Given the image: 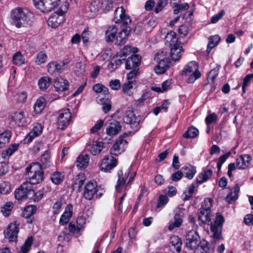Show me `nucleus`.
Wrapping results in <instances>:
<instances>
[{
  "label": "nucleus",
  "instance_id": "1",
  "mask_svg": "<svg viewBox=\"0 0 253 253\" xmlns=\"http://www.w3.org/2000/svg\"><path fill=\"white\" fill-rule=\"evenodd\" d=\"M211 211H207L206 210L200 209L198 212V219L201 222V225L206 223L211 225V231L212 233V242L215 244L218 240L222 239L221 233L224 218L221 215H217L214 223H212L211 220Z\"/></svg>",
  "mask_w": 253,
  "mask_h": 253
},
{
  "label": "nucleus",
  "instance_id": "2",
  "mask_svg": "<svg viewBox=\"0 0 253 253\" xmlns=\"http://www.w3.org/2000/svg\"><path fill=\"white\" fill-rule=\"evenodd\" d=\"M11 23L17 28L28 27L32 25L34 14L26 8L18 7L11 12Z\"/></svg>",
  "mask_w": 253,
  "mask_h": 253
},
{
  "label": "nucleus",
  "instance_id": "3",
  "mask_svg": "<svg viewBox=\"0 0 253 253\" xmlns=\"http://www.w3.org/2000/svg\"><path fill=\"white\" fill-rule=\"evenodd\" d=\"M26 174L31 184H36L41 182L43 177V172L40 163H33L26 168Z\"/></svg>",
  "mask_w": 253,
  "mask_h": 253
},
{
  "label": "nucleus",
  "instance_id": "4",
  "mask_svg": "<svg viewBox=\"0 0 253 253\" xmlns=\"http://www.w3.org/2000/svg\"><path fill=\"white\" fill-rule=\"evenodd\" d=\"M181 75L183 76L190 75L188 79V83H193L201 76V74L199 71L198 65L195 61L190 62L187 64L182 70Z\"/></svg>",
  "mask_w": 253,
  "mask_h": 253
},
{
  "label": "nucleus",
  "instance_id": "5",
  "mask_svg": "<svg viewBox=\"0 0 253 253\" xmlns=\"http://www.w3.org/2000/svg\"><path fill=\"white\" fill-rule=\"evenodd\" d=\"M123 120L125 123L129 124L131 128L136 132L140 128V124L144 121V118L140 115L136 116L133 111L128 110L126 112Z\"/></svg>",
  "mask_w": 253,
  "mask_h": 253
},
{
  "label": "nucleus",
  "instance_id": "6",
  "mask_svg": "<svg viewBox=\"0 0 253 253\" xmlns=\"http://www.w3.org/2000/svg\"><path fill=\"white\" fill-rule=\"evenodd\" d=\"M68 3H66L61 8L52 14L47 20L48 25L52 28L58 27L61 24L64 23L65 18L63 16L65 11L68 9Z\"/></svg>",
  "mask_w": 253,
  "mask_h": 253
},
{
  "label": "nucleus",
  "instance_id": "7",
  "mask_svg": "<svg viewBox=\"0 0 253 253\" xmlns=\"http://www.w3.org/2000/svg\"><path fill=\"white\" fill-rule=\"evenodd\" d=\"M57 125L58 128L64 129L71 121L72 114L69 109H63L57 113Z\"/></svg>",
  "mask_w": 253,
  "mask_h": 253
},
{
  "label": "nucleus",
  "instance_id": "8",
  "mask_svg": "<svg viewBox=\"0 0 253 253\" xmlns=\"http://www.w3.org/2000/svg\"><path fill=\"white\" fill-rule=\"evenodd\" d=\"M34 5L42 12H48L54 9L60 0H33Z\"/></svg>",
  "mask_w": 253,
  "mask_h": 253
},
{
  "label": "nucleus",
  "instance_id": "9",
  "mask_svg": "<svg viewBox=\"0 0 253 253\" xmlns=\"http://www.w3.org/2000/svg\"><path fill=\"white\" fill-rule=\"evenodd\" d=\"M102 193L97 189V183L95 182L89 181L85 186L84 197L85 199L91 200L94 197L96 199L101 197Z\"/></svg>",
  "mask_w": 253,
  "mask_h": 253
},
{
  "label": "nucleus",
  "instance_id": "10",
  "mask_svg": "<svg viewBox=\"0 0 253 253\" xmlns=\"http://www.w3.org/2000/svg\"><path fill=\"white\" fill-rule=\"evenodd\" d=\"M186 246L191 250L196 249L199 246L200 237L194 230L187 231L185 235Z\"/></svg>",
  "mask_w": 253,
  "mask_h": 253
},
{
  "label": "nucleus",
  "instance_id": "11",
  "mask_svg": "<svg viewBox=\"0 0 253 253\" xmlns=\"http://www.w3.org/2000/svg\"><path fill=\"white\" fill-rule=\"evenodd\" d=\"M19 224L17 221H14L10 223L4 231V237L8 239L9 242H17L19 231Z\"/></svg>",
  "mask_w": 253,
  "mask_h": 253
},
{
  "label": "nucleus",
  "instance_id": "12",
  "mask_svg": "<svg viewBox=\"0 0 253 253\" xmlns=\"http://www.w3.org/2000/svg\"><path fill=\"white\" fill-rule=\"evenodd\" d=\"M160 54L157 53L155 56V60L159 62L158 64L155 67V72L157 74H162L166 72V71L170 67V60L169 58H164L162 59H160L159 56Z\"/></svg>",
  "mask_w": 253,
  "mask_h": 253
},
{
  "label": "nucleus",
  "instance_id": "13",
  "mask_svg": "<svg viewBox=\"0 0 253 253\" xmlns=\"http://www.w3.org/2000/svg\"><path fill=\"white\" fill-rule=\"evenodd\" d=\"M126 135V133H125L116 140L112 147L110 149V154L112 156L118 155L125 151V148L127 144V142L126 140H124L123 137Z\"/></svg>",
  "mask_w": 253,
  "mask_h": 253
},
{
  "label": "nucleus",
  "instance_id": "14",
  "mask_svg": "<svg viewBox=\"0 0 253 253\" xmlns=\"http://www.w3.org/2000/svg\"><path fill=\"white\" fill-rule=\"evenodd\" d=\"M118 164L117 160L113 156L105 157L100 165V169L101 171L107 172H110L117 166Z\"/></svg>",
  "mask_w": 253,
  "mask_h": 253
},
{
  "label": "nucleus",
  "instance_id": "15",
  "mask_svg": "<svg viewBox=\"0 0 253 253\" xmlns=\"http://www.w3.org/2000/svg\"><path fill=\"white\" fill-rule=\"evenodd\" d=\"M182 241L178 236L174 235L169 240L170 250L173 253H179L181 250Z\"/></svg>",
  "mask_w": 253,
  "mask_h": 253
},
{
  "label": "nucleus",
  "instance_id": "16",
  "mask_svg": "<svg viewBox=\"0 0 253 253\" xmlns=\"http://www.w3.org/2000/svg\"><path fill=\"white\" fill-rule=\"evenodd\" d=\"M141 61V57L137 54L132 55L129 57L126 62V69L130 70L137 68Z\"/></svg>",
  "mask_w": 253,
  "mask_h": 253
},
{
  "label": "nucleus",
  "instance_id": "17",
  "mask_svg": "<svg viewBox=\"0 0 253 253\" xmlns=\"http://www.w3.org/2000/svg\"><path fill=\"white\" fill-rule=\"evenodd\" d=\"M252 158L249 155H241L236 159L237 168L238 169H244L250 165Z\"/></svg>",
  "mask_w": 253,
  "mask_h": 253
},
{
  "label": "nucleus",
  "instance_id": "18",
  "mask_svg": "<svg viewBox=\"0 0 253 253\" xmlns=\"http://www.w3.org/2000/svg\"><path fill=\"white\" fill-rule=\"evenodd\" d=\"M42 126L40 124H37L33 128L32 130L29 133L28 135L25 139V142L27 143H30L33 139L40 135L42 131Z\"/></svg>",
  "mask_w": 253,
  "mask_h": 253
},
{
  "label": "nucleus",
  "instance_id": "19",
  "mask_svg": "<svg viewBox=\"0 0 253 253\" xmlns=\"http://www.w3.org/2000/svg\"><path fill=\"white\" fill-rule=\"evenodd\" d=\"M183 52L184 49L181 43L170 48V56L171 59L174 61L179 60Z\"/></svg>",
  "mask_w": 253,
  "mask_h": 253
},
{
  "label": "nucleus",
  "instance_id": "20",
  "mask_svg": "<svg viewBox=\"0 0 253 253\" xmlns=\"http://www.w3.org/2000/svg\"><path fill=\"white\" fill-rule=\"evenodd\" d=\"M68 81L63 78H57L54 83V86L57 91H64L68 89Z\"/></svg>",
  "mask_w": 253,
  "mask_h": 253
},
{
  "label": "nucleus",
  "instance_id": "21",
  "mask_svg": "<svg viewBox=\"0 0 253 253\" xmlns=\"http://www.w3.org/2000/svg\"><path fill=\"white\" fill-rule=\"evenodd\" d=\"M130 30V28L128 27L123 28L117 35L115 44L117 45H121L124 44L126 42V39Z\"/></svg>",
  "mask_w": 253,
  "mask_h": 253
},
{
  "label": "nucleus",
  "instance_id": "22",
  "mask_svg": "<svg viewBox=\"0 0 253 253\" xmlns=\"http://www.w3.org/2000/svg\"><path fill=\"white\" fill-rule=\"evenodd\" d=\"M73 207L71 205H68L65 208V211L62 214L59 223L61 225H64L69 222L72 216Z\"/></svg>",
  "mask_w": 253,
  "mask_h": 253
},
{
  "label": "nucleus",
  "instance_id": "23",
  "mask_svg": "<svg viewBox=\"0 0 253 253\" xmlns=\"http://www.w3.org/2000/svg\"><path fill=\"white\" fill-rule=\"evenodd\" d=\"M103 148V143L101 141H94L92 144H89L86 146L87 149L93 155L99 154Z\"/></svg>",
  "mask_w": 253,
  "mask_h": 253
},
{
  "label": "nucleus",
  "instance_id": "24",
  "mask_svg": "<svg viewBox=\"0 0 253 253\" xmlns=\"http://www.w3.org/2000/svg\"><path fill=\"white\" fill-rule=\"evenodd\" d=\"M122 126L119 122L114 121L109 124L106 129V133L110 136L118 134L121 130Z\"/></svg>",
  "mask_w": 253,
  "mask_h": 253
},
{
  "label": "nucleus",
  "instance_id": "25",
  "mask_svg": "<svg viewBox=\"0 0 253 253\" xmlns=\"http://www.w3.org/2000/svg\"><path fill=\"white\" fill-rule=\"evenodd\" d=\"M165 40L166 42L169 43L170 48L180 43L178 42V38L176 33L172 31L167 34L165 37Z\"/></svg>",
  "mask_w": 253,
  "mask_h": 253
},
{
  "label": "nucleus",
  "instance_id": "26",
  "mask_svg": "<svg viewBox=\"0 0 253 253\" xmlns=\"http://www.w3.org/2000/svg\"><path fill=\"white\" fill-rule=\"evenodd\" d=\"M182 170L183 175L189 179H192L196 172V167L189 164L183 166Z\"/></svg>",
  "mask_w": 253,
  "mask_h": 253
},
{
  "label": "nucleus",
  "instance_id": "27",
  "mask_svg": "<svg viewBox=\"0 0 253 253\" xmlns=\"http://www.w3.org/2000/svg\"><path fill=\"white\" fill-rule=\"evenodd\" d=\"M239 191L240 187L239 184H236L230 193L227 195L226 197L227 201L230 204H232L235 202V201L238 199Z\"/></svg>",
  "mask_w": 253,
  "mask_h": 253
},
{
  "label": "nucleus",
  "instance_id": "28",
  "mask_svg": "<svg viewBox=\"0 0 253 253\" xmlns=\"http://www.w3.org/2000/svg\"><path fill=\"white\" fill-rule=\"evenodd\" d=\"M117 27L113 25L108 27L105 32V39L107 42H112L117 36Z\"/></svg>",
  "mask_w": 253,
  "mask_h": 253
},
{
  "label": "nucleus",
  "instance_id": "29",
  "mask_svg": "<svg viewBox=\"0 0 253 253\" xmlns=\"http://www.w3.org/2000/svg\"><path fill=\"white\" fill-rule=\"evenodd\" d=\"M37 208L36 206L34 205H29L27 206L23 212V216L28 219L27 222L28 223H32V220L31 219V217L35 213H36L37 211Z\"/></svg>",
  "mask_w": 253,
  "mask_h": 253
},
{
  "label": "nucleus",
  "instance_id": "30",
  "mask_svg": "<svg viewBox=\"0 0 253 253\" xmlns=\"http://www.w3.org/2000/svg\"><path fill=\"white\" fill-rule=\"evenodd\" d=\"M212 174V170L211 169L203 170L197 177L196 182L199 184L206 182L211 176Z\"/></svg>",
  "mask_w": 253,
  "mask_h": 253
},
{
  "label": "nucleus",
  "instance_id": "31",
  "mask_svg": "<svg viewBox=\"0 0 253 253\" xmlns=\"http://www.w3.org/2000/svg\"><path fill=\"white\" fill-rule=\"evenodd\" d=\"M45 105V99L43 97H40L34 104V112L37 114L41 113L44 109Z\"/></svg>",
  "mask_w": 253,
  "mask_h": 253
},
{
  "label": "nucleus",
  "instance_id": "32",
  "mask_svg": "<svg viewBox=\"0 0 253 253\" xmlns=\"http://www.w3.org/2000/svg\"><path fill=\"white\" fill-rule=\"evenodd\" d=\"M26 181L24 182L20 187L15 191V197L18 200H21L26 197V191L27 190Z\"/></svg>",
  "mask_w": 253,
  "mask_h": 253
},
{
  "label": "nucleus",
  "instance_id": "33",
  "mask_svg": "<svg viewBox=\"0 0 253 253\" xmlns=\"http://www.w3.org/2000/svg\"><path fill=\"white\" fill-rule=\"evenodd\" d=\"M118 180L117 184L116 186V190L117 191H119L120 190V187L124 186L126 183V180L127 178L129 173L126 172L125 174H123V172L122 170H120L118 172Z\"/></svg>",
  "mask_w": 253,
  "mask_h": 253
},
{
  "label": "nucleus",
  "instance_id": "34",
  "mask_svg": "<svg viewBox=\"0 0 253 253\" xmlns=\"http://www.w3.org/2000/svg\"><path fill=\"white\" fill-rule=\"evenodd\" d=\"M89 161V157L87 155L79 156L76 160L77 168L81 169L87 166Z\"/></svg>",
  "mask_w": 253,
  "mask_h": 253
},
{
  "label": "nucleus",
  "instance_id": "35",
  "mask_svg": "<svg viewBox=\"0 0 253 253\" xmlns=\"http://www.w3.org/2000/svg\"><path fill=\"white\" fill-rule=\"evenodd\" d=\"M51 79L48 77L41 78L38 82V85L41 90L46 89L51 84Z\"/></svg>",
  "mask_w": 253,
  "mask_h": 253
},
{
  "label": "nucleus",
  "instance_id": "36",
  "mask_svg": "<svg viewBox=\"0 0 253 253\" xmlns=\"http://www.w3.org/2000/svg\"><path fill=\"white\" fill-rule=\"evenodd\" d=\"M209 42L207 47V52H210L211 49L217 45L220 40V38L218 35L211 36L209 39Z\"/></svg>",
  "mask_w": 253,
  "mask_h": 253
},
{
  "label": "nucleus",
  "instance_id": "37",
  "mask_svg": "<svg viewBox=\"0 0 253 253\" xmlns=\"http://www.w3.org/2000/svg\"><path fill=\"white\" fill-rule=\"evenodd\" d=\"M11 133L9 130H6L0 134V148H3L6 144L9 142Z\"/></svg>",
  "mask_w": 253,
  "mask_h": 253
},
{
  "label": "nucleus",
  "instance_id": "38",
  "mask_svg": "<svg viewBox=\"0 0 253 253\" xmlns=\"http://www.w3.org/2000/svg\"><path fill=\"white\" fill-rule=\"evenodd\" d=\"M50 153L48 151H45L44 154L42 156L41 159L40 164L42 166V168L43 169H45L50 166Z\"/></svg>",
  "mask_w": 253,
  "mask_h": 253
},
{
  "label": "nucleus",
  "instance_id": "39",
  "mask_svg": "<svg viewBox=\"0 0 253 253\" xmlns=\"http://www.w3.org/2000/svg\"><path fill=\"white\" fill-rule=\"evenodd\" d=\"M64 178V174L62 173L56 171L51 174L50 179L55 185L60 184Z\"/></svg>",
  "mask_w": 253,
  "mask_h": 253
},
{
  "label": "nucleus",
  "instance_id": "40",
  "mask_svg": "<svg viewBox=\"0 0 253 253\" xmlns=\"http://www.w3.org/2000/svg\"><path fill=\"white\" fill-rule=\"evenodd\" d=\"M25 58L20 51L17 52L13 56V63L17 66H20L25 63Z\"/></svg>",
  "mask_w": 253,
  "mask_h": 253
},
{
  "label": "nucleus",
  "instance_id": "41",
  "mask_svg": "<svg viewBox=\"0 0 253 253\" xmlns=\"http://www.w3.org/2000/svg\"><path fill=\"white\" fill-rule=\"evenodd\" d=\"M13 120L19 126H23L25 124L24 113L23 111L16 112L13 117Z\"/></svg>",
  "mask_w": 253,
  "mask_h": 253
},
{
  "label": "nucleus",
  "instance_id": "42",
  "mask_svg": "<svg viewBox=\"0 0 253 253\" xmlns=\"http://www.w3.org/2000/svg\"><path fill=\"white\" fill-rule=\"evenodd\" d=\"M133 84H135L133 81H128L123 85V89L124 92L128 96L131 95L133 92L132 91Z\"/></svg>",
  "mask_w": 253,
  "mask_h": 253
},
{
  "label": "nucleus",
  "instance_id": "43",
  "mask_svg": "<svg viewBox=\"0 0 253 253\" xmlns=\"http://www.w3.org/2000/svg\"><path fill=\"white\" fill-rule=\"evenodd\" d=\"M199 133V130L194 126H191L183 134L184 138H195Z\"/></svg>",
  "mask_w": 253,
  "mask_h": 253
},
{
  "label": "nucleus",
  "instance_id": "44",
  "mask_svg": "<svg viewBox=\"0 0 253 253\" xmlns=\"http://www.w3.org/2000/svg\"><path fill=\"white\" fill-rule=\"evenodd\" d=\"M125 13H126V10L123 7H118L115 11L114 21L116 23H119L121 20L122 19Z\"/></svg>",
  "mask_w": 253,
  "mask_h": 253
},
{
  "label": "nucleus",
  "instance_id": "45",
  "mask_svg": "<svg viewBox=\"0 0 253 253\" xmlns=\"http://www.w3.org/2000/svg\"><path fill=\"white\" fill-rule=\"evenodd\" d=\"M33 241L32 236L29 237L21 247L20 253H28Z\"/></svg>",
  "mask_w": 253,
  "mask_h": 253
},
{
  "label": "nucleus",
  "instance_id": "46",
  "mask_svg": "<svg viewBox=\"0 0 253 253\" xmlns=\"http://www.w3.org/2000/svg\"><path fill=\"white\" fill-rule=\"evenodd\" d=\"M189 7V5L187 2H185L181 4L174 3L173 6V12L175 14H177L180 12L188 9Z\"/></svg>",
  "mask_w": 253,
  "mask_h": 253
},
{
  "label": "nucleus",
  "instance_id": "47",
  "mask_svg": "<svg viewBox=\"0 0 253 253\" xmlns=\"http://www.w3.org/2000/svg\"><path fill=\"white\" fill-rule=\"evenodd\" d=\"M85 178L83 175H78L75 179L74 188L78 189L79 192L81 191V189L84 184Z\"/></svg>",
  "mask_w": 253,
  "mask_h": 253
},
{
  "label": "nucleus",
  "instance_id": "48",
  "mask_svg": "<svg viewBox=\"0 0 253 253\" xmlns=\"http://www.w3.org/2000/svg\"><path fill=\"white\" fill-rule=\"evenodd\" d=\"M27 190L26 191V197L35 201V191L33 189V184H31L28 181H26Z\"/></svg>",
  "mask_w": 253,
  "mask_h": 253
},
{
  "label": "nucleus",
  "instance_id": "49",
  "mask_svg": "<svg viewBox=\"0 0 253 253\" xmlns=\"http://www.w3.org/2000/svg\"><path fill=\"white\" fill-rule=\"evenodd\" d=\"M198 184L197 182L193 183L188 187V191L184 193V200H188L192 196L194 189L198 187Z\"/></svg>",
  "mask_w": 253,
  "mask_h": 253
},
{
  "label": "nucleus",
  "instance_id": "50",
  "mask_svg": "<svg viewBox=\"0 0 253 253\" xmlns=\"http://www.w3.org/2000/svg\"><path fill=\"white\" fill-rule=\"evenodd\" d=\"M51 190V187L48 186L46 188L45 187H43L42 190H40L37 192H35V202H38L41 200L43 197L44 193H47Z\"/></svg>",
  "mask_w": 253,
  "mask_h": 253
},
{
  "label": "nucleus",
  "instance_id": "51",
  "mask_svg": "<svg viewBox=\"0 0 253 253\" xmlns=\"http://www.w3.org/2000/svg\"><path fill=\"white\" fill-rule=\"evenodd\" d=\"M13 207V205L12 203L7 202L1 207V212L4 216H8Z\"/></svg>",
  "mask_w": 253,
  "mask_h": 253
},
{
  "label": "nucleus",
  "instance_id": "52",
  "mask_svg": "<svg viewBox=\"0 0 253 253\" xmlns=\"http://www.w3.org/2000/svg\"><path fill=\"white\" fill-rule=\"evenodd\" d=\"M19 145L17 144H13L11 145L8 149L3 151L2 153V156L5 158L7 156H10L13 153L17 150Z\"/></svg>",
  "mask_w": 253,
  "mask_h": 253
},
{
  "label": "nucleus",
  "instance_id": "53",
  "mask_svg": "<svg viewBox=\"0 0 253 253\" xmlns=\"http://www.w3.org/2000/svg\"><path fill=\"white\" fill-rule=\"evenodd\" d=\"M199 246L203 250L202 253H212L213 252V250L210 249L209 243L205 240L200 241Z\"/></svg>",
  "mask_w": 253,
  "mask_h": 253
},
{
  "label": "nucleus",
  "instance_id": "54",
  "mask_svg": "<svg viewBox=\"0 0 253 253\" xmlns=\"http://www.w3.org/2000/svg\"><path fill=\"white\" fill-rule=\"evenodd\" d=\"M231 154V152H228L227 153L224 154V155L221 156L218 160L217 163V167L218 169V172L220 171L222 164L226 161L227 158L230 156Z\"/></svg>",
  "mask_w": 253,
  "mask_h": 253
},
{
  "label": "nucleus",
  "instance_id": "55",
  "mask_svg": "<svg viewBox=\"0 0 253 253\" xmlns=\"http://www.w3.org/2000/svg\"><path fill=\"white\" fill-rule=\"evenodd\" d=\"M182 222V219L179 217V216H174V221L170 223L169 226V230H172L175 228H177L180 226L181 225V223Z\"/></svg>",
  "mask_w": 253,
  "mask_h": 253
},
{
  "label": "nucleus",
  "instance_id": "56",
  "mask_svg": "<svg viewBox=\"0 0 253 253\" xmlns=\"http://www.w3.org/2000/svg\"><path fill=\"white\" fill-rule=\"evenodd\" d=\"M252 79H253V74H248L245 77L242 85L243 93L246 92V88L250 84Z\"/></svg>",
  "mask_w": 253,
  "mask_h": 253
},
{
  "label": "nucleus",
  "instance_id": "57",
  "mask_svg": "<svg viewBox=\"0 0 253 253\" xmlns=\"http://www.w3.org/2000/svg\"><path fill=\"white\" fill-rule=\"evenodd\" d=\"M169 201V198L166 195H160L158 198L156 207L159 208L166 205Z\"/></svg>",
  "mask_w": 253,
  "mask_h": 253
},
{
  "label": "nucleus",
  "instance_id": "58",
  "mask_svg": "<svg viewBox=\"0 0 253 253\" xmlns=\"http://www.w3.org/2000/svg\"><path fill=\"white\" fill-rule=\"evenodd\" d=\"M212 200L211 198H206L202 203V207L200 209L206 210L207 211H211V208L212 206Z\"/></svg>",
  "mask_w": 253,
  "mask_h": 253
},
{
  "label": "nucleus",
  "instance_id": "59",
  "mask_svg": "<svg viewBox=\"0 0 253 253\" xmlns=\"http://www.w3.org/2000/svg\"><path fill=\"white\" fill-rule=\"evenodd\" d=\"M217 115L213 113L209 114L208 115L206 119H205V122L207 125H210L212 123H214L216 122L217 120Z\"/></svg>",
  "mask_w": 253,
  "mask_h": 253
},
{
  "label": "nucleus",
  "instance_id": "60",
  "mask_svg": "<svg viewBox=\"0 0 253 253\" xmlns=\"http://www.w3.org/2000/svg\"><path fill=\"white\" fill-rule=\"evenodd\" d=\"M102 110L105 113L108 112L111 108L110 101L108 98H103Z\"/></svg>",
  "mask_w": 253,
  "mask_h": 253
},
{
  "label": "nucleus",
  "instance_id": "61",
  "mask_svg": "<svg viewBox=\"0 0 253 253\" xmlns=\"http://www.w3.org/2000/svg\"><path fill=\"white\" fill-rule=\"evenodd\" d=\"M225 14L224 10H221L218 13L213 16L211 19V23L215 24L217 23Z\"/></svg>",
  "mask_w": 253,
  "mask_h": 253
},
{
  "label": "nucleus",
  "instance_id": "62",
  "mask_svg": "<svg viewBox=\"0 0 253 253\" xmlns=\"http://www.w3.org/2000/svg\"><path fill=\"white\" fill-rule=\"evenodd\" d=\"M47 70L48 73L52 75H58L56 71V67L55 65V62H52L49 63L47 65Z\"/></svg>",
  "mask_w": 253,
  "mask_h": 253
},
{
  "label": "nucleus",
  "instance_id": "63",
  "mask_svg": "<svg viewBox=\"0 0 253 253\" xmlns=\"http://www.w3.org/2000/svg\"><path fill=\"white\" fill-rule=\"evenodd\" d=\"M167 3L168 0H159L157 6L155 9V12L156 13H159L167 4Z\"/></svg>",
  "mask_w": 253,
  "mask_h": 253
},
{
  "label": "nucleus",
  "instance_id": "64",
  "mask_svg": "<svg viewBox=\"0 0 253 253\" xmlns=\"http://www.w3.org/2000/svg\"><path fill=\"white\" fill-rule=\"evenodd\" d=\"M46 54L44 52L41 51L37 55L36 62L39 64H42L44 63L46 61Z\"/></svg>",
  "mask_w": 253,
  "mask_h": 253
}]
</instances>
